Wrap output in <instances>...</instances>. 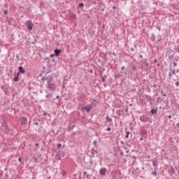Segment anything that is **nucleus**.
Wrapping results in <instances>:
<instances>
[{
  "mask_svg": "<svg viewBox=\"0 0 179 179\" xmlns=\"http://www.w3.org/2000/svg\"><path fill=\"white\" fill-rule=\"evenodd\" d=\"M133 158H134V159H135V157H134V155L133 156Z\"/></svg>",
  "mask_w": 179,
  "mask_h": 179,
  "instance_id": "nucleus-57",
  "label": "nucleus"
},
{
  "mask_svg": "<svg viewBox=\"0 0 179 179\" xmlns=\"http://www.w3.org/2000/svg\"><path fill=\"white\" fill-rule=\"evenodd\" d=\"M85 108V110L87 111V113H90L91 110H92V107L90 106H87Z\"/></svg>",
  "mask_w": 179,
  "mask_h": 179,
  "instance_id": "nucleus-11",
  "label": "nucleus"
},
{
  "mask_svg": "<svg viewBox=\"0 0 179 179\" xmlns=\"http://www.w3.org/2000/svg\"><path fill=\"white\" fill-rule=\"evenodd\" d=\"M152 87H154L155 89H156V87H157V85L155 84L153 86H152Z\"/></svg>",
  "mask_w": 179,
  "mask_h": 179,
  "instance_id": "nucleus-33",
  "label": "nucleus"
},
{
  "mask_svg": "<svg viewBox=\"0 0 179 179\" xmlns=\"http://www.w3.org/2000/svg\"><path fill=\"white\" fill-rule=\"evenodd\" d=\"M73 128H75V125H73V126H71V127L69 126V132L71 131H72V129H73Z\"/></svg>",
  "mask_w": 179,
  "mask_h": 179,
  "instance_id": "nucleus-15",
  "label": "nucleus"
},
{
  "mask_svg": "<svg viewBox=\"0 0 179 179\" xmlns=\"http://www.w3.org/2000/svg\"><path fill=\"white\" fill-rule=\"evenodd\" d=\"M168 117L169 120H171V118H172L171 115H169Z\"/></svg>",
  "mask_w": 179,
  "mask_h": 179,
  "instance_id": "nucleus-40",
  "label": "nucleus"
},
{
  "mask_svg": "<svg viewBox=\"0 0 179 179\" xmlns=\"http://www.w3.org/2000/svg\"><path fill=\"white\" fill-rule=\"evenodd\" d=\"M115 153L120 152V147H116L115 149L114 150Z\"/></svg>",
  "mask_w": 179,
  "mask_h": 179,
  "instance_id": "nucleus-13",
  "label": "nucleus"
},
{
  "mask_svg": "<svg viewBox=\"0 0 179 179\" xmlns=\"http://www.w3.org/2000/svg\"><path fill=\"white\" fill-rule=\"evenodd\" d=\"M152 166H154V167H157V163H156V162H153L152 163Z\"/></svg>",
  "mask_w": 179,
  "mask_h": 179,
  "instance_id": "nucleus-22",
  "label": "nucleus"
},
{
  "mask_svg": "<svg viewBox=\"0 0 179 179\" xmlns=\"http://www.w3.org/2000/svg\"><path fill=\"white\" fill-rule=\"evenodd\" d=\"M54 52H55V55L57 56L58 55H59V54L61 53V50H59V49H55V50H54Z\"/></svg>",
  "mask_w": 179,
  "mask_h": 179,
  "instance_id": "nucleus-9",
  "label": "nucleus"
},
{
  "mask_svg": "<svg viewBox=\"0 0 179 179\" xmlns=\"http://www.w3.org/2000/svg\"><path fill=\"white\" fill-rule=\"evenodd\" d=\"M139 120L141 122H148L149 121V117L148 116H145V115H141L139 117Z\"/></svg>",
  "mask_w": 179,
  "mask_h": 179,
  "instance_id": "nucleus-3",
  "label": "nucleus"
},
{
  "mask_svg": "<svg viewBox=\"0 0 179 179\" xmlns=\"http://www.w3.org/2000/svg\"><path fill=\"white\" fill-rule=\"evenodd\" d=\"M27 118L22 117H21V125H27Z\"/></svg>",
  "mask_w": 179,
  "mask_h": 179,
  "instance_id": "nucleus-5",
  "label": "nucleus"
},
{
  "mask_svg": "<svg viewBox=\"0 0 179 179\" xmlns=\"http://www.w3.org/2000/svg\"><path fill=\"white\" fill-rule=\"evenodd\" d=\"M176 127H178L179 128V122H178V123L176 124Z\"/></svg>",
  "mask_w": 179,
  "mask_h": 179,
  "instance_id": "nucleus-42",
  "label": "nucleus"
},
{
  "mask_svg": "<svg viewBox=\"0 0 179 179\" xmlns=\"http://www.w3.org/2000/svg\"><path fill=\"white\" fill-rule=\"evenodd\" d=\"M83 174L84 178L89 179L90 178V177H92V174H87V172L86 171H84Z\"/></svg>",
  "mask_w": 179,
  "mask_h": 179,
  "instance_id": "nucleus-7",
  "label": "nucleus"
},
{
  "mask_svg": "<svg viewBox=\"0 0 179 179\" xmlns=\"http://www.w3.org/2000/svg\"><path fill=\"white\" fill-rule=\"evenodd\" d=\"M161 93H162V94H163V93H164V92H163V91H161Z\"/></svg>",
  "mask_w": 179,
  "mask_h": 179,
  "instance_id": "nucleus-56",
  "label": "nucleus"
},
{
  "mask_svg": "<svg viewBox=\"0 0 179 179\" xmlns=\"http://www.w3.org/2000/svg\"><path fill=\"white\" fill-rule=\"evenodd\" d=\"M101 80H102V82H106V78H104V77H102Z\"/></svg>",
  "mask_w": 179,
  "mask_h": 179,
  "instance_id": "nucleus-31",
  "label": "nucleus"
},
{
  "mask_svg": "<svg viewBox=\"0 0 179 179\" xmlns=\"http://www.w3.org/2000/svg\"><path fill=\"white\" fill-rule=\"evenodd\" d=\"M139 57H140V58H143V55H139Z\"/></svg>",
  "mask_w": 179,
  "mask_h": 179,
  "instance_id": "nucleus-39",
  "label": "nucleus"
},
{
  "mask_svg": "<svg viewBox=\"0 0 179 179\" xmlns=\"http://www.w3.org/2000/svg\"><path fill=\"white\" fill-rule=\"evenodd\" d=\"M158 30L160 31V27H157Z\"/></svg>",
  "mask_w": 179,
  "mask_h": 179,
  "instance_id": "nucleus-49",
  "label": "nucleus"
},
{
  "mask_svg": "<svg viewBox=\"0 0 179 179\" xmlns=\"http://www.w3.org/2000/svg\"><path fill=\"white\" fill-rule=\"evenodd\" d=\"M152 174H153V176H157V172L156 171L152 172Z\"/></svg>",
  "mask_w": 179,
  "mask_h": 179,
  "instance_id": "nucleus-26",
  "label": "nucleus"
},
{
  "mask_svg": "<svg viewBox=\"0 0 179 179\" xmlns=\"http://www.w3.org/2000/svg\"><path fill=\"white\" fill-rule=\"evenodd\" d=\"M57 148H61V146H62V144H61V143H57Z\"/></svg>",
  "mask_w": 179,
  "mask_h": 179,
  "instance_id": "nucleus-25",
  "label": "nucleus"
},
{
  "mask_svg": "<svg viewBox=\"0 0 179 179\" xmlns=\"http://www.w3.org/2000/svg\"><path fill=\"white\" fill-rule=\"evenodd\" d=\"M79 6H80V8H83V6H85V3H81L79 4Z\"/></svg>",
  "mask_w": 179,
  "mask_h": 179,
  "instance_id": "nucleus-21",
  "label": "nucleus"
},
{
  "mask_svg": "<svg viewBox=\"0 0 179 179\" xmlns=\"http://www.w3.org/2000/svg\"><path fill=\"white\" fill-rule=\"evenodd\" d=\"M56 99H59V96H56Z\"/></svg>",
  "mask_w": 179,
  "mask_h": 179,
  "instance_id": "nucleus-51",
  "label": "nucleus"
},
{
  "mask_svg": "<svg viewBox=\"0 0 179 179\" xmlns=\"http://www.w3.org/2000/svg\"><path fill=\"white\" fill-rule=\"evenodd\" d=\"M18 162H22V157L18 158Z\"/></svg>",
  "mask_w": 179,
  "mask_h": 179,
  "instance_id": "nucleus-36",
  "label": "nucleus"
},
{
  "mask_svg": "<svg viewBox=\"0 0 179 179\" xmlns=\"http://www.w3.org/2000/svg\"><path fill=\"white\" fill-rule=\"evenodd\" d=\"M54 55H55L54 54H52L50 55V57H54Z\"/></svg>",
  "mask_w": 179,
  "mask_h": 179,
  "instance_id": "nucleus-50",
  "label": "nucleus"
},
{
  "mask_svg": "<svg viewBox=\"0 0 179 179\" xmlns=\"http://www.w3.org/2000/svg\"><path fill=\"white\" fill-rule=\"evenodd\" d=\"M176 87H178V86H179V82H176Z\"/></svg>",
  "mask_w": 179,
  "mask_h": 179,
  "instance_id": "nucleus-32",
  "label": "nucleus"
},
{
  "mask_svg": "<svg viewBox=\"0 0 179 179\" xmlns=\"http://www.w3.org/2000/svg\"><path fill=\"white\" fill-rule=\"evenodd\" d=\"M93 144H94L95 146H96V145H97V141H94Z\"/></svg>",
  "mask_w": 179,
  "mask_h": 179,
  "instance_id": "nucleus-28",
  "label": "nucleus"
},
{
  "mask_svg": "<svg viewBox=\"0 0 179 179\" xmlns=\"http://www.w3.org/2000/svg\"><path fill=\"white\" fill-rule=\"evenodd\" d=\"M130 50L132 51V52L135 51V48H131Z\"/></svg>",
  "mask_w": 179,
  "mask_h": 179,
  "instance_id": "nucleus-30",
  "label": "nucleus"
},
{
  "mask_svg": "<svg viewBox=\"0 0 179 179\" xmlns=\"http://www.w3.org/2000/svg\"><path fill=\"white\" fill-rule=\"evenodd\" d=\"M140 141H143V138H140Z\"/></svg>",
  "mask_w": 179,
  "mask_h": 179,
  "instance_id": "nucleus-48",
  "label": "nucleus"
},
{
  "mask_svg": "<svg viewBox=\"0 0 179 179\" xmlns=\"http://www.w3.org/2000/svg\"><path fill=\"white\" fill-rule=\"evenodd\" d=\"M169 78H171V76H173V74L171 73V72L169 73Z\"/></svg>",
  "mask_w": 179,
  "mask_h": 179,
  "instance_id": "nucleus-29",
  "label": "nucleus"
},
{
  "mask_svg": "<svg viewBox=\"0 0 179 179\" xmlns=\"http://www.w3.org/2000/svg\"><path fill=\"white\" fill-rule=\"evenodd\" d=\"M107 173V169L106 168H101L100 170H99V174L100 176H106V174Z\"/></svg>",
  "mask_w": 179,
  "mask_h": 179,
  "instance_id": "nucleus-4",
  "label": "nucleus"
},
{
  "mask_svg": "<svg viewBox=\"0 0 179 179\" xmlns=\"http://www.w3.org/2000/svg\"><path fill=\"white\" fill-rule=\"evenodd\" d=\"M124 150H126V153H129V150H128V148H127V147L124 148Z\"/></svg>",
  "mask_w": 179,
  "mask_h": 179,
  "instance_id": "nucleus-19",
  "label": "nucleus"
},
{
  "mask_svg": "<svg viewBox=\"0 0 179 179\" xmlns=\"http://www.w3.org/2000/svg\"><path fill=\"white\" fill-rule=\"evenodd\" d=\"M157 113V111L155 109H152L151 110V114H156Z\"/></svg>",
  "mask_w": 179,
  "mask_h": 179,
  "instance_id": "nucleus-17",
  "label": "nucleus"
},
{
  "mask_svg": "<svg viewBox=\"0 0 179 179\" xmlns=\"http://www.w3.org/2000/svg\"><path fill=\"white\" fill-rule=\"evenodd\" d=\"M45 87H47L51 92H53V90H55V84H54L52 83L46 84Z\"/></svg>",
  "mask_w": 179,
  "mask_h": 179,
  "instance_id": "nucleus-2",
  "label": "nucleus"
},
{
  "mask_svg": "<svg viewBox=\"0 0 179 179\" xmlns=\"http://www.w3.org/2000/svg\"><path fill=\"white\" fill-rule=\"evenodd\" d=\"M170 172L172 173V174H176V171L174 170V168H173V167L171 168Z\"/></svg>",
  "mask_w": 179,
  "mask_h": 179,
  "instance_id": "nucleus-14",
  "label": "nucleus"
},
{
  "mask_svg": "<svg viewBox=\"0 0 179 179\" xmlns=\"http://www.w3.org/2000/svg\"><path fill=\"white\" fill-rule=\"evenodd\" d=\"M172 75H176V70H173L171 73Z\"/></svg>",
  "mask_w": 179,
  "mask_h": 179,
  "instance_id": "nucleus-27",
  "label": "nucleus"
},
{
  "mask_svg": "<svg viewBox=\"0 0 179 179\" xmlns=\"http://www.w3.org/2000/svg\"><path fill=\"white\" fill-rule=\"evenodd\" d=\"M121 69H122V71H124V70L125 69V66H122V67L121 68Z\"/></svg>",
  "mask_w": 179,
  "mask_h": 179,
  "instance_id": "nucleus-37",
  "label": "nucleus"
},
{
  "mask_svg": "<svg viewBox=\"0 0 179 179\" xmlns=\"http://www.w3.org/2000/svg\"><path fill=\"white\" fill-rule=\"evenodd\" d=\"M125 111H126V112H127V111H128V109H127V108H126V109H125Z\"/></svg>",
  "mask_w": 179,
  "mask_h": 179,
  "instance_id": "nucleus-53",
  "label": "nucleus"
},
{
  "mask_svg": "<svg viewBox=\"0 0 179 179\" xmlns=\"http://www.w3.org/2000/svg\"><path fill=\"white\" fill-rule=\"evenodd\" d=\"M61 174H62V176H66V172L63 171H62Z\"/></svg>",
  "mask_w": 179,
  "mask_h": 179,
  "instance_id": "nucleus-23",
  "label": "nucleus"
},
{
  "mask_svg": "<svg viewBox=\"0 0 179 179\" xmlns=\"http://www.w3.org/2000/svg\"><path fill=\"white\" fill-rule=\"evenodd\" d=\"M19 75H20V73H17V78H19Z\"/></svg>",
  "mask_w": 179,
  "mask_h": 179,
  "instance_id": "nucleus-43",
  "label": "nucleus"
},
{
  "mask_svg": "<svg viewBox=\"0 0 179 179\" xmlns=\"http://www.w3.org/2000/svg\"><path fill=\"white\" fill-rule=\"evenodd\" d=\"M8 13V10L4 11V15H6Z\"/></svg>",
  "mask_w": 179,
  "mask_h": 179,
  "instance_id": "nucleus-41",
  "label": "nucleus"
},
{
  "mask_svg": "<svg viewBox=\"0 0 179 179\" xmlns=\"http://www.w3.org/2000/svg\"><path fill=\"white\" fill-rule=\"evenodd\" d=\"M0 51H1V48H0Z\"/></svg>",
  "mask_w": 179,
  "mask_h": 179,
  "instance_id": "nucleus-58",
  "label": "nucleus"
},
{
  "mask_svg": "<svg viewBox=\"0 0 179 179\" xmlns=\"http://www.w3.org/2000/svg\"><path fill=\"white\" fill-rule=\"evenodd\" d=\"M148 159H150V156H148Z\"/></svg>",
  "mask_w": 179,
  "mask_h": 179,
  "instance_id": "nucleus-54",
  "label": "nucleus"
},
{
  "mask_svg": "<svg viewBox=\"0 0 179 179\" xmlns=\"http://www.w3.org/2000/svg\"><path fill=\"white\" fill-rule=\"evenodd\" d=\"M163 96H164V97H166L167 94H164Z\"/></svg>",
  "mask_w": 179,
  "mask_h": 179,
  "instance_id": "nucleus-44",
  "label": "nucleus"
},
{
  "mask_svg": "<svg viewBox=\"0 0 179 179\" xmlns=\"http://www.w3.org/2000/svg\"><path fill=\"white\" fill-rule=\"evenodd\" d=\"M35 146H38V143H36Z\"/></svg>",
  "mask_w": 179,
  "mask_h": 179,
  "instance_id": "nucleus-47",
  "label": "nucleus"
},
{
  "mask_svg": "<svg viewBox=\"0 0 179 179\" xmlns=\"http://www.w3.org/2000/svg\"><path fill=\"white\" fill-rule=\"evenodd\" d=\"M42 80H43V82H44V80H46L45 77L42 78Z\"/></svg>",
  "mask_w": 179,
  "mask_h": 179,
  "instance_id": "nucleus-38",
  "label": "nucleus"
},
{
  "mask_svg": "<svg viewBox=\"0 0 179 179\" xmlns=\"http://www.w3.org/2000/svg\"><path fill=\"white\" fill-rule=\"evenodd\" d=\"M106 121H108V122H113V119L108 116H106Z\"/></svg>",
  "mask_w": 179,
  "mask_h": 179,
  "instance_id": "nucleus-12",
  "label": "nucleus"
},
{
  "mask_svg": "<svg viewBox=\"0 0 179 179\" xmlns=\"http://www.w3.org/2000/svg\"><path fill=\"white\" fill-rule=\"evenodd\" d=\"M132 71H136V67L135 65L131 66Z\"/></svg>",
  "mask_w": 179,
  "mask_h": 179,
  "instance_id": "nucleus-18",
  "label": "nucleus"
},
{
  "mask_svg": "<svg viewBox=\"0 0 179 179\" xmlns=\"http://www.w3.org/2000/svg\"><path fill=\"white\" fill-rule=\"evenodd\" d=\"M45 80L47 82V85L49 83H52V76H48V77H45Z\"/></svg>",
  "mask_w": 179,
  "mask_h": 179,
  "instance_id": "nucleus-6",
  "label": "nucleus"
},
{
  "mask_svg": "<svg viewBox=\"0 0 179 179\" xmlns=\"http://www.w3.org/2000/svg\"><path fill=\"white\" fill-rule=\"evenodd\" d=\"M177 62H173V66H177Z\"/></svg>",
  "mask_w": 179,
  "mask_h": 179,
  "instance_id": "nucleus-35",
  "label": "nucleus"
},
{
  "mask_svg": "<svg viewBox=\"0 0 179 179\" xmlns=\"http://www.w3.org/2000/svg\"><path fill=\"white\" fill-rule=\"evenodd\" d=\"M176 52H178V54H179V45L176 47Z\"/></svg>",
  "mask_w": 179,
  "mask_h": 179,
  "instance_id": "nucleus-20",
  "label": "nucleus"
},
{
  "mask_svg": "<svg viewBox=\"0 0 179 179\" xmlns=\"http://www.w3.org/2000/svg\"><path fill=\"white\" fill-rule=\"evenodd\" d=\"M18 69L20 71V73H26V70H24L22 66H19Z\"/></svg>",
  "mask_w": 179,
  "mask_h": 179,
  "instance_id": "nucleus-8",
  "label": "nucleus"
},
{
  "mask_svg": "<svg viewBox=\"0 0 179 179\" xmlns=\"http://www.w3.org/2000/svg\"><path fill=\"white\" fill-rule=\"evenodd\" d=\"M121 145H124V141H120Z\"/></svg>",
  "mask_w": 179,
  "mask_h": 179,
  "instance_id": "nucleus-45",
  "label": "nucleus"
},
{
  "mask_svg": "<svg viewBox=\"0 0 179 179\" xmlns=\"http://www.w3.org/2000/svg\"><path fill=\"white\" fill-rule=\"evenodd\" d=\"M143 64H144V65H145V66H149V63L148 62V59H145L143 62Z\"/></svg>",
  "mask_w": 179,
  "mask_h": 179,
  "instance_id": "nucleus-10",
  "label": "nucleus"
},
{
  "mask_svg": "<svg viewBox=\"0 0 179 179\" xmlns=\"http://www.w3.org/2000/svg\"><path fill=\"white\" fill-rule=\"evenodd\" d=\"M45 97L48 98V97H50V95L47 94V95L45 96Z\"/></svg>",
  "mask_w": 179,
  "mask_h": 179,
  "instance_id": "nucleus-46",
  "label": "nucleus"
},
{
  "mask_svg": "<svg viewBox=\"0 0 179 179\" xmlns=\"http://www.w3.org/2000/svg\"><path fill=\"white\" fill-rule=\"evenodd\" d=\"M113 9H117V8L115 6H113Z\"/></svg>",
  "mask_w": 179,
  "mask_h": 179,
  "instance_id": "nucleus-52",
  "label": "nucleus"
},
{
  "mask_svg": "<svg viewBox=\"0 0 179 179\" xmlns=\"http://www.w3.org/2000/svg\"><path fill=\"white\" fill-rule=\"evenodd\" d=\"M126 138H129V131H127V132Z\"/></svg>",
  "mask_w": 179,
  "mask_h": 179,
  "instance_id": "nucleus-24",
  "label": "nucleus"
},
{
  "mask_svg": "<svg viewBox=\"0 0 179 179\" xmlns=\"http://www.w3.org/2000/svg\"><path fill=\"white\" fill-rule=\"evenodd\" d=\"M155 62H157V60L155 59Z\"/></svg>",
  "mask_w": 179,
  "mask_h": 179,
  "instance_id": "nucleus-55",
  "label": "nucleus"
},
{
  "mask_svg": "<svg viewBox=\"0 0 179 179\" xmlns=\"http://www.w3.org/2000/svg\"><path fill=\"white\" fill-rule=\"evenodd\" d=\"M26 27L28 29V30L31 31L33 30V27H34V24L33 22H31V20H28L24 23Z\"/></svg>",
  "mask_w": 179,
  "mask_h": 179,
  "instance_id": "nucleus-1",
  "label": "nucleus"
},
{
  "mask_svg": "<svg viewBox=\"0 0 179 179\" xmlns=\"http://www.w3.org/2000/svg\"><path fill=\"white\" fill-rule=\"evenodd\" d=\"M106 130L110 131H111V128L110 127H108Z\"/></svg>",
  "mask_w": 179,
  "mask_h": 179,
  "instance_id": "nucleus-34",
  "label": "nucleus"
},
{
  "mask_svg": "<svg viewBox=\"0 0 179 179\" xmlns=\"http://www.w3.org/2000/svg\"><path fill=\"white\" fill-rule=\"evenodd\" d=\"M14 82H19V77H17V76H16L14 79H13Z\"/></svg>",
  "mask_w": 179,
  "mask_h": 179,
  "instance_id": "nucleus-16",
  "label": "nucleus"
}]
</instances>
